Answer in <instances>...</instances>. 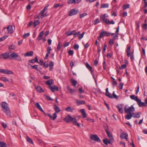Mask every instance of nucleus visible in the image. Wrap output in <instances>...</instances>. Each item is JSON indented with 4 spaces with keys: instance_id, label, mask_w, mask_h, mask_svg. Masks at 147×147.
I'll return each instance as SVG.
<instances>
[{
    "instance_id": "nucleus-1",
    "label": "nucleus",
    "mask_w": 147,
    "mask_h": 147,
    "mask_svg": "<svg viewBox=\"0 0 147 147\" xmlns=\"http://www.w3.org/2000/svg\"><path fill=\"white\" fill-rule=\"evenodd\" d=\"M1 105L2 110L6 115L9 117H11V111L8 106V104L5 102H3L1 103Z\"/></svg>"
},
{
    "instance_id": "nucleus-2",
    "label": "nucleus",
    "mask_w": 147,
    "mask_h": 147,
    "mask_svg": "<svg viewBox=\"0 0 147 147\" xmlns=\"http://www.w3.org/2000/svg\"><path fill=\"white\" fill-rule=\"evenodd\" d=\"M63 120L66 122H72L75 124L77 122V120L76 117H72L69 114L63 119Z\"/></svg>"
},
{
    "instance_id": "nucleus-3",
    "label": "nucleus",
    "mask_w": 147,
    "mask_h": 147,
    "mask_svg": "<svg viewBox=\"0 0 147 147\" xmlns=\"http://www.w3.org/2000/svg\"><path fill=\"white\" fill-rule=\"evenodd\" d=\"M135 110V108L132 105L129 107L128 105H126L124 107V111L126 113H132Z\"/></svg>"
},
{
    "instance_id": "nucleus-4",
    "label": "nucleus",
    "mask_w": 147,
    "mask_h": 147,
    "mask_svg": "<svg viewBox=\"0 0 147 147\" xmlns=\"http://www.w3.org/2000/svg\"><path fill=\"white\" fill-rule=\"evenodd\" d=\"M9 59L10 60H13L15 59L20 61H22L21 57L15 53H13L9 55Z\"/></svg>"
},
{
    "instance_id": "nucleus-5",
    "label": "nucleus",
    "mask_w": 147,
    "mask_h": 147,
    "mask_svg": "<svg viewBox=\"0 0 147 147\" xmlns=\"http://www.w3.org/2000/svg\"><path fill=\"white\" fill-rule=\"evenodd\" d=\"M111 33L107 31L102 30L100 33V36L98 37L99 38H101L105 36H111Z\"/></svg>"
},
{
    "instance_id": "nucleus-6",
    "label": "nucleus",
    "mask_w": 147,
    "mask_h": 147,
    "mask_svg": "<svg viewBox=\"0 0 147 147\" xmlns=\"http://www.w3.org/2000/svg\"><path fill=\"white\" fill-rule=\"evenodd\" d=\"M91 139L98 142H100L101 140L99 137L96 134L91 135L90 136Z\"/></svg>"
},
{
    "instance_id": "nucleus-7",
    "label": "nucleus",
    "mask_w": 147,
    "mask_h": 147,
    "mask_svg": "<svg viewBox=\"0 0 147 147\" xmlns=\"http://www.w3.org/2000/svg\"><path fill=\"white\" fill-rule=\"evenodd\" d=\"M79 12V10L75 9L71 10L69 13V15L71 16L77 14Z\"/></svg>"
},
{
    "instance_id": "nucleus-8",
    "label": "nucleus",
    "mask_w": 147,
    "mask_h": 147,
    "mask_svg": "<svg viewBox=\"0 0 147 147\" xmlns=\"http://www.w3.org/2000/svg\"><path fill=\"white\" fill-rule=\"evenodd\" d=\"M105 130L107 133L108 137L109 139H110V140H113V138L111 134L108 131L109 128L108 125H107L106 127H105Z\"/></svg>"
},
{
    "instance_id": "nucleus-9",
    "label": "nucleus",
    "mask_w": 147,
    "mask_h": 147,
    "mask_svg": "<svg viewBox=\"0 0 147 147\" xmlns=\"http://www.w3.org/2000/svg\"><path fill=\"white\" fill-rule=\"evenodd\" d=\"M7 29L8 31V33L12 34L13 33L14 31L13 29L12 26L11 25H10L7 26L6 28H4V29Z\"/></svg>"
},
{
    "instance_id": "nucleus-10",
    "label": "nucleus",
    "mask_w": 147,
    "mask_h": 147,
    "mask_svg": "<svg viewBox=\"0 0 147 147\" xmlns=\"http://www.w3.org/2000/svg\"><path fill=\"white\" fill-rule=\"evenodd\" d=\"M48 88L53 92H55V90L57 91L59 90L58 87L56 85L54 86L53 87L52 86H48Z\"/></svg>"
},
{
    "instance_id": "nucleus-11",
    "label": "nucleus",
    "mask_w": 147,
    "mask_h": 147,
    "mask_svg": "<svg viewBox=\"0 0 147 147\" xmlns=\"http://www.w3.org/2000/svg\"><path fill=\"white\" fill-rule=\"evenodd\" d=\"M128 134L126 133L125 132L121 133V134L120 135V137L122 139H125L127 141L128 140Z\"/></svg>"
},
{
    "instance_id": "nucleus-12",
    "label": "nucleus",
    "mask_w": 147,
    "mask_h": 147,
    "mask_svg": "<svg viewBox=\"0 0 147 147\" xmlns=\"http://www.w3.org/2000/svg\"><path fill=\"white\" fill-rule=\"evenodd\" d=\"M1 56L2 57L3 59H7L8 58L9 59V53L8 52H6L4 53L1 54Z\"/></svg>"
},
{
    "instance_id": "nucleus-13",
    "label": "nucleus",
    "mask_w": 147,
    "mask_h": 147,
    "mask_svg": "<svg viewBox=\"0 0 147 147\" xmlns=\"http://www.w3.org/2000/svg\"><path fill=\"white\" fill-rule=\"evenodd\" d=\"M123 105L122 104L118 105H117L116 107L118 109L119 111L121 113H122L123 112L122 108Z\"/></svg>"
},
{
    "instance_id": "nucleus-14",
    "label": "nucleus",
    "mask_w": 147,
    "mask_h": 147,
    "mask_svg": "<svg viewBox=\"0 0 147 147\" xmlns=\"http://www.w3.org/2000/svg\"><path fill=\"white\" fill-rule=\"evenodd\" d=\"M141 114L140 112H137L132 113L133 117L135 118H139L140 117V115Z\"/></svg>"
},
{
    "instance_id": "nucleus-15",
    "label": "nucleus",
    "mask_w": 147,
    "mask_h": 147,
    "mask_svg": "<svg viewBox=\"0 0 147 147\" xmlns=\"http://www.w3.org/2000/svg\"><path fill=\"white\" fill-rule=\"evenodd\" d=\"M54 80L53 79H49L45 82V84L47 85L48 86H51V85L53 83Z\"/></svg>"
},
{
    "instance_id": "nucleus-16",
    "label": "nucleus",
    "mask_w": 147,
    "mask_h": 147,
    "mask_svg": "<svg viewBox=\"0 0 147 147\" xmlns=\"http://www.w3.org/2000/svg\"><path fill=\"white\" fill-rule=\"evenodd\" d=\"M47 115L49 117L50 119H52L53 120H54L57 117V115L55 113H54L53 116V117L51 116V115L49 113H47Z\"/></svg>"
},
{
    "instance_id": "nucleus-17",
    "label": "nucleus",
    "mask_w": 147,
    "mask_h": 147,
    "mask_svg": "<svg viewBox=\"0 0 147 147\" xmlns=\"http://www.w3.org/2000/svg\"><path fill=\"white\" fill-rule=\"evenodd\" d=\"M113 96L111 94L110 95L109 94L108 95H107V97L111 98H115V99H118V96L115 94V92L114 91H113Z\"/></svg>"
},
{
    "instance_id": "nucleus-18",
    "label": "nucleus",
    "mask_w": 147,
    "mask_h": 147,
    "mask_svg": "<svg viewBox=\"0 0 147 147\" xmlns=\"http://www.w3.org/2000/svg\"><path fill=\"white\" fill-rule=\"evenodd\" d=\"M107 24H115V22L113 20H112L110 22L109 20L107 18L106 19L104 22Z\"/></svg>"
},
{
    "instance_id": "nucleus-19",
    "label": "nucleus",
    "mask_w": 147,
    "mask_h": 147,
    "mask_svg": "<svg viewBox=\"0 0 147 147\" xmlns=\"http://www.w3.org/2000/svg\"><path fill=\"white\" fill-rule=\"evenodd\" d=\"M78 1L79 0H67V3L68 4H76L79 2Z\"/></svg>"
},
{
    "instance_id": "nucleus-20",
    "label": "nucleus",
    "mask_w": 147,
    "mask_h": 147,
    "mask_svg": "<svg viewBox=\"0 0 147 147\" xmlns=\"http://www.w3.org/2000/svg\"><path fill=\"white\" fill-rule=\"evenodd\" d=\"M80 111L81 112L82 117L84 118H85L87 116V115L85 113V110L84 109H82L80 110Z\"/></svg>"
},
{
    "instance_id": "nucleus-21",
    "label": "nucleus",
    "mask_w": 147,
    "mask_h": 147,
    "mask_svg": "<svg viewBox=\"0 0 147 147\" xmlns=\"http://www.w3.org/2000/svg\"><path fill=\"white\" fill-rule=\"evenodd\" d=\"M108 17V15L106 13L100 16V20H102L103 22Z\"/></svg>"
},
{
    "instance_id": "nucleus-22",
    "label": "nucleus",
    "mask_w": 147,
    "mask_h": 147,
    "mask_svg": "<svg viewBox=\"0 0 147 147\" xmlns=\"http://www.w3.org/2000/svg\"><path fill=\"white\" fill-rule=\"evenodd\" d=\"M44 34V32L43 31L41 32L39 34L37 38V39L38 41L40 40L42 38V36Z\"/></svg>"
},
{
    "instance_id": "nucleus-23",
    "label": "nucleus",
    "mask_w": 147,
    "mask_h": 147,
    "mask_svg": "<svg viewBox=\"0 0 147 147\" xmlns=\"http://www.w3.org/2000/svg\"><path fill=\"white\" fill-rule=\"evenodd\" d=\"M3 73L7 74H13V72L10 70L3 69Z\"/></svg>"
},
{
    "instance_id": "nucleus-24",
    "label": "nucleus",
    "mask_w": 147,
    "mask_h": 147,
    "mask_svg": "<svg viewBox=\"0 0 147 147\" xmlns=\"http://www.w3.org/2000/svg\"><path fill=\"white\" fill-rule=\"evenodd\" d=\"M76 102L77 105H78L83 104H85L86 103L85 102L84 100H76Z\"/></svg>"
},
{
    "instance_id": "nucleus-25",
    "label": "nucleus",
    "mask_w": 147,
    "mask_h": 147,
    "mask_svg": "<svg viewBox=\"0 0 147 147\" xmlns=\"http://www.w3.org/2000/svg\"><path fill=\"white\" fill-rule=\"evenodd\" d=\"M33 54V53L32 51H31L28 52H26L24 54V55L25 57H27L28 56H32Z\"/></svg>"
},
{
    "instance_id": "nucleus-26",
    "label": "nucleus",
    "mask_w": 147,
    "mask_h": 147,
    "mask_svg": "<svg viewBox=\"0 0 147 147\" xmlns=\"http://www.w3.org/2000/svg\"><path fill=\"white\" fill-rule=\"evenodd\" d=\"M133 117L132 113H128L125 116V119L129 120L131 119Z\"/></svg>"
},
{
    "instance_id": "nucleus-27",
    "label": "nucleus",
    "mask_w": 147,
    "mask_h": 147,
    "mask_svg": "<svg viewBox=\"0 0 147 147\" xmlns=\"http://www.w3.org/2000/svg\"><path fill=\"white\" fill-rule=\"evenodd\" d=\"M29 62L31 63H34L35 62H38V59L37 57H35L34 59H32L29 61Z\"/></svg>"
},
{
    "instance_id": "nucleus-28",
    "label": "nucleus",
    "mask_w": 147,
    "mask_h": 147,
    "mask_svg": "<svg viewBox=\"0 0 147 147\" xmlns=\"http://www.w3.org/2000/svg\"><path fill=\"white\" fill-rule=\"evenodd\" d=\"M67 90L69 91L71 94H74L75 92L76 91L75 90H73L71 89L68 86L67 87Z\"/></svg>"
},
{
    "instance_id": "nucleus-29",
    "label": "nucleus",
    "mask_w": 147,
    "mask_h": 147,
    "mask_svg": "<svg viewBox=\"0 0 147 147\" xmlns=\"http://www.w3.org/2000/svg\"><path fill=\"white\" fill-rule=\"evenodd\" d=\"M54 109L55 111V113H59L60 111V110L59 108L55 105H54Z\"/></svg>"
},
{
    "instance_id": "nucleus-30",
    "label": "nucleus",
    "mask_w": 147,
    "mask_h": 147,
    "mask_svg": "<svg viewBox=\"0 0 147 147\" xmlns=\"http://www.w3.org/2000/svg\"><path fill=\"white\" fill-rule=\"evenodd\" d=\"M36 89L39 92H44V91L39 86L36 87Z\"/></svg>"
},
{
    "instance_id": "nucleus-31",
    "label": "nucleus",
    "mask_w": 147,
    "mask_h": 147,
    "mask_svg": "<svg viewBox=\"0 0 147 147\" xmlns=\"http://www.w3.org/2000/svg\"><path fill=\"white\" fill-rule=\"evenodd\" d=\"M86 67L91 72H92V67L90 66L89 64L88 63H87L86 65Z\"/></svg>"
},
{
    "instance_id": "nucleus-32",
    "label": "nucleus",
    "mask_w": 147,
    "mask_h": 147,
    "mask_svg": "<svg viewBox=\"0 0 147 147\" xmlns=\"http://www.w3.org/2000/svg\"><path fill=\"white\" fill-rule=\"evenodd\" d=\"M70 81L72 85L74 87H75L77 84V82L75 80L73 79H71Z\"/></svg>"
},
{
    "instance_id": "nucleus-33",
    "label": "nucleus",
    "mask_w": 147,
    "mask_h": 147,
    "mask_svg": "<svg viewBox=\"0 0 147 147\" xmlns=\"http://www.w3.org/2000/svg\"><path fill=\"white\" fill-rule=\"evenodd\" d=\"M109 5L107 3H103L101 5L100 8H108L109 7Z\"/></svg>"
},
{
    "instance_id": "nucleus-34",
    "label": "nucleus",
    "mask_w": 147,
    "mask_h": 147,
    "mask_svg": "<svg viewBox=\"0 0 147 147\" xmlns=\"http://www.w3.org/2000/svg\"><path fill=\"white\" fill-rule=\"evenodd\" d=\"M40 23V21H39V20H37L35 21L33 23V27H36L37 25H38Z\"/></svg>"
},
{
    "instance_id": "nucleus-35",
    "label": "nucleus",
    "mask_w": 147,
    "mask_h": 147,
    "mask_svg": "<svg viewBox=\"0 0 147 147\" xmlns=\"http://www.w3.org/2000/svg\"><path fill=\"white\" fill-rule=\"evenodd\" d=\"M36 107L39 109L40 111H42L43 110L42 108L41 107L40 105L39 104L38 102H37L35 103V104Z\"/></svg>"
},
{
    "instance_id": "nucleus-36",
    "label": "nucleus",
    "mask_w": 147,
    "mask_h": 147,
    "mask_svg": "<svg viewBox=\"0 0 147 147\" xmlns=\"http://www.w3.org/2000/svg\"><path fill=\"white\" fill-rule=\"evenodd\" d=\"M0 147H6V143L3 142H0Z\"/></svg>"
},
{
    "instance_id": "nucleus-37",
    "label": "nucleus",
    "mask_w": 147,
    "mask_h": 147,
    "mask_svg": "<svg viewBox=\"0 0 147 147\" xmlns=\"http://www.w3.org/2000/svg\"><path fill=\"white\" fill-rule=\"evenodd\" d=\"M27 141L31 144H33V142L32 140L28 136L26 137Z\"/></svg>"
},
{
    "instance_id": "nucleus-38",
    "label": "nucleus",
    "mask_w": 147,
    "mask_h": 147,
    "mask_svg": "<svg viewBox=\"0 0 147 147\" xmlns=\"http://www.w3.org/2000/svg\"><path fill=\"white\" fill-rule=\"evenodd\" d=\"M43 67L45 68H46L48 67L49 66V64H48V61L45 62L43 64Z\"/></svg>"
},
{
    "instance_id": "nucleus-39",
    "label": "nucleus",
    "mask_w": 147,
    "mask_h": 147,
    "mask_svg": "<svg viewBox=\"0 0 147 147\" xmlns=\"http://www.w3.org/2000/svg\"><path fill=\"white\" fill-rule=\"evenodd\" d=\"M16 47L15 45H12L9 47V50H14L15 49Z\"/></svg>"
},
{
    "instance_id": "nucleus-40",
    "label": "nucleus",
    "mask_w": 147,
    "mask_h": 147,
    "mask_svg": "<svg viewBox=\"0 0 147 147\" xmlns=\"http://www.w3.org/2000/svg\"><path fill=\"white\" fill-rule=\"evenodd\" d=\"M1 80L5 82H9V80L6 78L5 77H2L1 78Z\"/></svg>"
},
{
    "instance_id": "nucleus-41",
    "label": "nucleus",
    "mask_w": 147,
    "mask_h": 147,
    "mask_svg": "<svg viewBox=\"0 0 147 147\" xmlns=\"http://www.w3.org/2000/svg\"><path fill=\"white\" fill-rule=\"evenodd\" d=\"M65 110L66 111H68V112H73V109H71V108L70 107H68L67 108H66Z\"/></svg>"
},
{
    "instance_id": "nucleus-42",
    "label": "nucleus",
    "mask_w": 147,
    "mask_h": 147,
    "mask_svg": "<svg viewBox=\"0 0 147 147\" xmlns=\"http://www.w3.org/2000/svg\"><path fill=\"white\" fill-rule=\"evenodd\" d=\"M87 15V14L86 13H83L80 14V18H82L85 16H86Z\"/></svg>"
},
{
    "instance_id": "nucleus-43",
    "label": "nucleus",
    "mask_w": 147,
    "mask_h": 147,
    "mask_svg": "<svg viewBox=\"0 0 147 147\" xmlns=\"http://www.w3.org/2000/svg\"><path fill=\"white\" fill-rule=\"evenodd\" d=\"M129 4H127L125 5H123V9L124 10L128 8L129 7Z\"/></svg>"
},
{
    "instance_id": "nucleus-44",
    "label": "nucleus",
    "mask_w": 147,
    "mask_h": 147,
    "mask_svg": "<svg viewBox=\"0 0 147 147\" xmlns=\"http://www.w3.org/2000/svg\"><path fill=\"white\" fill-rule=\"evenodd\" d=\"M84 33L85 32H83L81 34H80V35H79V36L78 37V38L79 40H80L83 37Z\"/></svg>"
},
{
    "instance_id": "nucleus-45",
    "label": "nucleus",
    "mask_w": 147,
    "mask_h": 147,
    "mask_svg": "<svg viewBox=\"0 0 147 147\" xmlns=\"http://www.w3.org/2000/svg\"><path fill=\"white\" fill-rule=\"evenodd\" d=\"M80 34V32H75L74 34V37H76L78 36Z\"/></svg>"
},
{
    "instance_id": "nucleus-46",
    "label": "nucleus",
    "mask_w": 147,
    "mask_h": 147,
    "mask_svg": "<svg viewBox=\"0 0 147 147\" xmlns=\"http://www.w3.org/2000/svg\"><path fill=\"white\" fill-rule=\"evenodd\" d=\"M63 5L61 4L60 3L56 4L54 5V7L55 8H57L59 6H62Z\"/></svg>"
},
{
    "instance_id": "nucleus-47",
    "label": "nucleus",
    "mask_w": 147,
    "mask_h": 147,
    "mask_svg": "<svg viewBox=\"0 0 147 147\" xmlns=\"http://www.w3.org/2000/svg\"><path fill=\"white\" fill-rule=\"evenodd\" d=\"M104 143L106 145H107L108 144V140L107 139H104L103 140Z\"/></svg>"
},
{
    "instance_id": "nucleus-48",
    "label": "nucleus",
    "mask_w": 147,
    "mask_h": 147,
    "mask_svg": "<svg viewBox=\"0 0 147 147\" xmlns=\"http://www.w3.org/2000/svg\"><path fill=\"white\" fill-rule=\"evenodd\" d=\"M79 48V46L77 44H75L74 46V49L77 50Z\"/></svg>"
},
{
    "instance_id": "nucleus-49",
    "label": "nucleus",
    "mask_w": 147,
    "mask_h": 147,
    "mask_svg": "<svg viewBox=\"0 0 147 147\" xmlns=\"http://www.w3.org/2000/svg\"><path fill=\"white\" fill-rule=\"evenodd\" d=\"M30 35L29 33H27L23 35V37L24 38H25L26 37Z\"/></svg>"
},
{
    "instance_id": "nucleus-50",
    "label": "nucleus",
    "mask_w": 147,
    "mask_h": 147,
    "mask_svg": "<svg viewBox=\"0 0 147 147\" xmlns=\"http://www.w3.org/2000/svg\"><path fill=\"white\" fill-rule=\"evenodd\" d=\"M8 37V36L5 35L3 37H1L0 38V40L1 41H3L6 38Z\"/></svg>"
},
{
    "instance_id": "nucleus-51",
    "label": "nucleus",
    "mask_w": 147,
    "mask_h": 147,
    "mask_svg": "<svg viewBox=\"0 0 147 147\" xmlns=\"http://www.w3.org/2000/svg\"><path fill=\"white\" fill-rule=\"evenodd\" d=\"M111 94L109 93L108 91V88H107L106 90V94H105V95L107 96V95H110Z\"/></svg>"
},
{
    "instance_id": "nucleus-52",
    "label": "nucleus",
    "mask_w": 147,
    "mask_h": 147,
    "mask_svg": "<svg viewBox=\"0 0 147 147\" xmlns=\"http://www.w3.org/2000/svg\"><path fill=\"white\" fill-rule=\"evenodd\" d=\"M38 65H35L34 66H32L31 67L32 68H34L37 71H39V70L38 69Z\"/></svg>"
},
{
    "instance_id": "nucleus-53",
    "label": "nucleus",
    "mask_w": 147,
    "mask_h": 147,
    "mask_svg": "<svg viewBox=\"0 0 147 147\" xmlns=\"http://www.w3.org/2000/svg\"><path fill=\"white\" fill-rule=\"evenodd\" d=\"M99 22H100V21H99V20L98 19H97L94 21V24L95 25H96Z\"/></svg>"
},
{
    "instance_id": "nucleus-54",
    "label": "nucleus",
    "mask_w": 147,
    "mask_h": 147,
    "mask_svg": "<svg viewBox=\"0 0 147 147\" xmlns=\"http://www.w3.org/2000/svg\"><path fill=\"white\" fill-rule=\"evenodd\" d=\"M126 66V65L123 64L121 66L119 67V68L120 69H125Z\"/></svg>"
},
{
    "instance_id": "nucleus-55",
    "label": "nucleus",
    "mask_w": 147,
    "mask_h": 147,
    "mask_svg": "<svg viewBox=\"0 0 147 147\" xmlns=\"http://www.w3.org/2000/svg\"><path fill=\"white\" fill-rule=\"evenodd\" d=\"M52 49L50 47H49L47 49V51L48 53H50V51Z\"/></svg>"
},
{
    "instance_id": "nucleus-56",
    "label": "nucleus",
    "mask_w": 147,
    "mask_h": 147,
    "mask_svg": "<svg viewBox=\"0 0 147 147\" xmlns=\"http://www.w3.org/2000/svg\"><path fill=\"white\" fill-rule=\"evenodd\" d=\"M123 83L121 82L120 83L119 86V87L120 89H121L123 88Z\"/></svg>"
},
{
    "instance_id": "nucleus-57",
    "label": "nucleus",
    "mask_w": 147,
    "mask_h": 147,
    "mask_svg": "<svg viewBox=\"0 0 147 147\" xmlns=\"http://www.w3.org/2000/svg\"><path fill=\"white\" fill-rule=\"evenodd\" d=\"M75 32H76L75 30H74L72 31H71L70 33L69 34H67V35H68V36H70L72 34L74 35V33Z\"/></svg>"
},
{
    "instance_id": "nucleus-58",
    "label": "nucleus",
    "mask_w": 147,
    "mask_h": 147,
    "mask_svg": "<svg viewBox=\"0 0 147 147\" xmlns=\"http://www.w3.org/2000/svg\"><path fill=\"white\" fill-rule=\"evenodd\" d=\"M114 42V40L112 39H110L109 41V44H110L111 45H113Z\"/></svg>"
},
{
    "instance_id": "nucleus-59",
    "label": "nucleus",
    "mask_w": 147,
    "mask_h": 147,
    "mask_svg": "<svg viewBox=\"0 0 147 147\" xmlns=\"http://www.w3.org/2000/svg\"><path fill=\"white\" fill-rule=\"evenodd\" d=\"M79 92L80 93H83L84 92V91L82 90V88H79Z\"/></svg>"
},
{
    "instance_id": "nucleus-60",
    "label": "nucleus",
    "mask_w": 147,
    "mask_h": 147,
    "mask_svg": "<svg viewBox=\"0 0 147 147\" xmlns=\"http://www.w3.org/2000/svg\"><path fill=\"white\" fill-rule=\"evenodd\" d=\"M68 54L69 55H72L73 54L74 52L72 50H70L68 51Z\"/></svg>"
},
{
    "instance_id": "nucleus-61",
    "label": "nucleus",
    "mask_w": 147,
    "mask_h": 147,
    "mask_svg": "<svg viewBox=\"0 0 147 147\" xmlns=\"http://www.w3.org/2000/svg\"><path fill=\"white\" fill-rule=\"evenodd\" d=\"M46 98L47 99L49 100L50 101H52L53 100V99L51 98L49 96H46Z\"/></svg>"
},
{
    "instance_id": "nucleus-62",
    "label": "nucleus",
    "mask_w": 147,
    "mask_h": 147,
    "mask_svg": "<svg viewBox=\"0 0 147 147\" xmlns=\"http://www.w3.org/2000/svg\"><path fill=\"white\" fill-rule=\"evenodd\" d=\"M61 44L60 42H59L58 43L57 47V49L58 50H59L61 48Z\"/></svg>"
},
{
    "instance_id": "nucleus-63",
    "label": "nucleus",
    "mask_w": 147,
    "mask_h": 147,
    "mask_svg": "<svg viewBox=\"0 0 147 147\" xmlns=\"http://www.w3.org/2000/svg\"><path fill=\"white\" fill-rule=\"evenodd\" d=\"M134 100L136 101L137 103L140 100V99L138 98L137 96H136L135 97V99H134Z\"/></svg>"
},
{
    "instance_id": "nucleus-64",
    "label": "nucleus",
    "mask_w": 147,
    "mask_h": 147,
    "mask_svg": "<svg viewBox=\"0 0 147 147\" xmlns=\"http://www.w3.org/2000/svg\"><path fill=\"white\" fill-rule=\"evenodd\" d=\"M130 59L131 61H133L134 60V57H133V53H131L130 54Z\"/></svg>"
}]
</instances>
